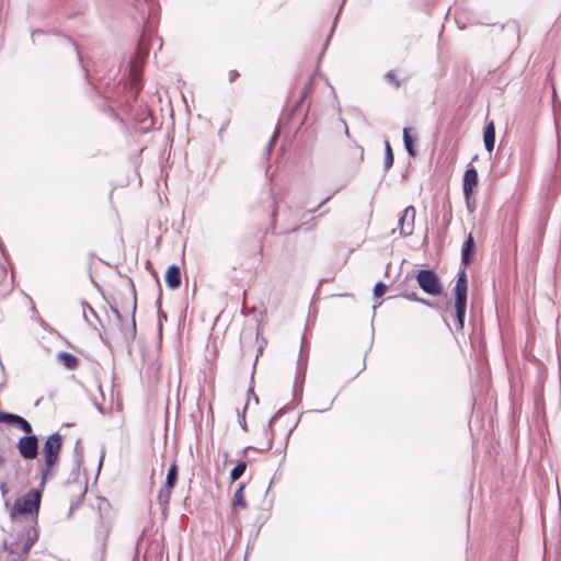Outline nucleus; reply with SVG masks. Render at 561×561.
<instances>
[{"label": "nucleus", "instance_id": "f257e3e1", "mask_svg": "<svg viewBox=\"0 0 561 561\" xmlns=\"http://www.w3.org/2000/svg\"><path fill=\"white\" fill-rule=\"evenodd\" d=\"M41 497V490H31L25 496L15 500L14 505L10 511V518L13 524V533H24V530L26 531V526L31 523V520H34L32 526L33 528H36Z\"/></svg>", "mask_w": 561, "mask_h": 561}, {"label": "nucleus", "instance_id": "f03ea898", "mask_svg": "<svg viewBox=\"0 0 561 561\" xmlns=\"http://www.w3.org/2000/svg\"><path fill=\"white\" fill-rule=\"evenodd\" d=\"M34 520L26 526V531L14 533L15 537L11 541H4L0 550V561H25L31 548L38 539L36 528H33Z\"/></svg>", "mask_w": 561, "mask_h": 561}, {"label": "nucleus", "instance_id": "7ed1b4c3", "mask_svg": "<svg viewBox=\"0 0 561 561\" xmlns=\"http://www.w3.org/2000/svg\"><path fill=\"white\" fill-rule=\"evenodd\" d=\"M62 438L59 433L49 435L44 444V467L42 468V483L44 484L51 468L56 463L61 448Z\"/></svg>", "mask_w": 561, "mask_h": 561}, {"label": "nucleus", "instance_id": "20e7f679", "mask_svg": "<svg viewBox=\"0 0 561 561\" xmlns=\"http://www.w3.org/2000/svg\"><path fill=\"white\" fill-rule=\"evenodd\" d=\"M455 309H456V322L458 329H462L465 324V317L467 310V291H468V282L467 274L465 270H461L455 288Z\"/></svg>", "mask_w": 561, "mask_h": 561}, {"label": "nucleus", "instance_id": "39448f33", "mask_svg": "<svg viewBox=\"0 0 561 561\" xmlns=\"http://www.w3.org/2000/svg\"><path fill=\"white\" fill-rule=\"evenodd\" d=\"M416 279L424 293L432 296L442 294V284L434 271L421 270L417 272Z\"/></svg>", "mask_w": 561, "mask_h": 561}, {"label": "nucleus", "instance_id": "423d86ee", "mask_svg": "<svg viewBox=\"0 0 561 561\" xmlns=\"http://www.w3.org/2000/svg\"><path fill=\"white\" fill-rule=\"evenodd\" d=\"M19 454L23 459L32 460L38 455V438L36 435H25L16 443Z\"/></svg>", "mask_w": 561, "mask_h": 561}, {"label": "nucleus", "instance_id": "0eeeda50", "mask_svg": "<svg viewBox=\"0 0 561 561\" xmlns=\"http://www.w3.org/2000/svg\"><path fill=\"white\" fill-rule=\"evenodd\" d=\"M414 219H415V208L413 206L405 207L398 219V228H399L400 236L409 237L413 233Z\"/></svg>", "mask_w": 561, "mask_h": 561}, {"label": "nucleus", "instance_id": "6e6552de", "mask_svg": "<svg viewBox=\"0 0 561 561\" xmlns=\"http://www.w3.org/2000/svg\"><path fill=\"white\" fill-rule=\"evenodd\" d=\"M0 422L16 426L20 430H22L26 435H33L31 424L24 417L18 414L0 411Z\"/></svg>", "mask_w": 561, "mask_h": 561}, {"label": "nucleus", "instance_id": "1a4fd4ad", "mask_svg": "<svg viewBox=\"0 0 561 561\" xmlns=\"http://www.w3.org/2000/svg\"><path fill=\"white\" fill-rule=\"evenodd\" d=\"M307 369V354H305V343L301 342L300 354L297 360V370H296V379H295V391H297L298 387H301L305 374Z\"/></svg>", "mask_w": 561, "mask_h": 561}, {"label": "nucleus", "instance_id": "9d476101", "mask_svg": "<svg viewBox=\"0 0 561 561\" xmlns=\"http://www.w3.org/2000/svg\"><path fill=\"white\" fill-rule=\"evenodd\" d=\"M478 183V172L473 167L466 170L462 182V190L465 198L469 199V195L473 194V187Z\"/></svg>", "mask_w": 561, "mask_h": 561}, {"label": "nucleus", "instance_id": "9b49d317", "mask_svg": "<svg viewBox=\"0 0 561 561\" xmlns=\"http://www.w3.org/2000/svg\"><path fill=\"white\" fill-rule=\"evenodd\" d=\"M165 283L169 288L176 289L181 285V271L180 267L175 264H172L168 267L165 274Z\"/></svg>", "mask_w": 561, "mask_h": 561}, {"label": "nucleus", "instance_id": "f8f14e48", "mask_svg": "<svg viewBox=\"0 0 561 561\" xmlns=\"http://www.w3.org/2000/svg\"><path fill=\"white\" fill-rule=\"evenodd\" d=\"M483 142L486 151L492 152L495 145V125L493 121L489 122L484 127Z\"/></svg>", "mask_w": 561, "mask_h": 561}, {"label": "nucleus", "instance_id": "ddd939ff", "mask_svg": "<svg viewBox=\"0 0 561 561\" xmlns=\"http://www.w3.org/2000/svg\"><path fill=\"white\" fill-rule=\"evenodd\" d=\"M136 306H137L136 290L134 288V285L131 284V324H130V329L124 333L126 341L133 340L136 335V322H135Z\"/></svg>", "mask_w": 561, "mask_h": 561}, {"label": "nucleus", "instance_id": "4468645a", "mask_svg": "<svg viewBox=\"0 0 561 561\" xmlns=\"http://www.w3.org/2000/svg\"><path fill=\"white\" fill-rule=\"evenodd\" d=\"M474 249V240L471 233L468 234L466 241L463 242L461 249V262L463 265H467L471 261V255Z\"/></svg>", "mask_w": 561, "mask_h": 561}, {"label": "nucleus", "instance_id": "2eb2a0df", "mask_svg": "<svg viewBox=\"0 0 561 561\" xmlns=\"http://www.w3.org/2000/svg\"><path fill=\"white\" fill-rule=\"evenodd\" d=\"M57 356L62 365L68 369H76L79 364V359L70 353L60 352Z\"/></svg>", "mask_w": 561, "mask_h": 561}, {"label": "nucleus", "instance_id": "dca6fc26", "mask_svg": "<svg viewBox=\"0 0 561 561\" xmlns=\"http://www.w3.org/2000/svg\"><path fill=\"white\" fill-rule=\"evenodd\" d=\"M410 130L411 129L407 127L403 129L404 148L410 157H415L417 153L416 149L414 148L415 140L411 137Z\"/></svg>", "mask_w": 561, "mask_h": 561}, {"label": "nucleus", "instance_id": "f3484780", "mask_svg": "<svg viewBox=\"0 0 561 561\" xmlns=\"http://www.w3.org/2000/svg\"><path fill=\"white\" fill-rule=\"evenodd\" d=\"M142 20H147L150 15L147 0H129Z\"/></svg>", "mask_w": 561, "mask_h": 561}, {"label": "nucleus", "instance_id": "a211bd4d", "mask_svg": "<svg viewBox=\"0 0 561 561\" xmlns=\"http://www.w3.org/2000/svg\"><path fill=\"white\" fill-rule=\"evenodd\" d=\"M244 488H245L244 483H240L238 485L237 490L234 491L233 499H232L233 506H240L241 508H245L248 506V504L244 500V494H243Z\"/></svg>", "mask_w": 561, "mask_h": 561}, {"label": "nucleus", "instance_id": "6ab92c4d", "mask_svg": "<svg viewBox=\"0 0 561 561\" xmlns=\"http://www.w3.org/2000/svg\"><path fill=\"white\" fill-rule=\"evenodd\" d=\"M247 469V462L243 460H240L230 471V479L231 482H236L239 480L245 472Z\"/></svg>", "mask_w": 561, "mask_h": 561}, {"label": "nucleus", "instance_id": "aec40b11", "mask_svg": "<svg viewBox=\"0 0 561 561\" xmlns=\"http://www.w3.org/2000/svg\"><path fill=\"white\" fill-rule=\"evenodd\" d=\"M178 478V466L172 463L168 470L164 485L168 488H174Z\"/></svg>", "mask_w": 561, "mask_h": 561}, {"label": "nucleus", "instance_id": "412c9836", "mask_svg": "<svg viewBox=\"0 0 561 561\" xmlns=\"http://www.w3.org/2000/svg\"><path fill=\"white\" fill-rule=\"evenodd\" d=\"M393 152L391 149V146L388 141L385 144V162L383 168L386 171H388L393 165Z\"/></svg>", "mask_w": 561, "mask_h": 561}, {"label": "nucleus", "instance_id": "4be33fe9", "mask_svg": "<svg viewBox=\"0 0 561 561\" xmlns=\"http://www.w3.org/2000/svg\"><path fill=\"white\" fill-rule=\"evenodd\" d=\"M171 490L172 488H168V486H163L159 494H158V500L159 502L164 506L167 507L169 502H170V499H171Z\"/></svg>", "mask_w": 561, "mask_h": 561}, {"label": "nucleus", "instance_id": "5701e85b", "mask_svg": "<svg viewBox=\"0 0 561 561\" xmlns=\"http://www.w3.org/2000/svg\"><path fill=\"white\" fill-rule=\"evenodd\" d=\"M81 305H82L83 318L87 322L90 323V318H89L88 313H90L93 318H98L96 312L87 301H82Z\"/></svg>", "mask_w": 561, "mask_h": 561}, {"label": "nucleus", "instance_id": "b1692460", "mask_svg": "<svg viewBox=\"0 0 561 561\" xmlns=\"http://www.w3.org/2000/svg\"><path fill=\"white\" fill-rule=\"evenodd\" d=\"M387 286L382 282H378L374 286V296L379 298L386 293Z\"/></svg>", "mask_w": 561, "mask_h": 561}, {"label": "nucleus", "instance_id": "393cba45", "mask_svg": "<svg viewBox=\"0 0 561 561\" xmlns=\"http://www.w3.org/2000/svg\"><path fill=\"white\" fill-rule=\"evenodd\" d=\"M385 77L396 88H399L401 85V82L398 80L397 75L394 73V71H388Z\"/></svg>", "mask_w": 561, "mask_h": 561}, {"label": "nucleus", "instance_id": "a878e982", "mask_svg": "<svg viewBox=\"0 0 561 561\" xmlns=\"http://www.w3.org/2000/svg\"><path fill=\"white\" fill-rule=\"evenodd\" d=\"M312 88H313V79L310 78L308 80V82L306 83V85L304 87V90L301 92V98H300V101H302L304 98H306L307 94H309L311 91H312Z\"/></svg>", "mask_w": 561, "mask_h": 561}, {"label": "nucleus", "instance_id": "bb28decb", "mask_svg": "<svg viewBox=\"0 0 561 561\" xmlns=\"http://www.w3.org/2000/svg\"><path fill=\"white\" fill-rule=\"evenodd\" d=\"M278 134H279V131H278V129L276 128V129H275V131H274V134H273V136H272V138H271V140H270V142H268V145H267V147H266V151H267V153H270V152H271V150H272V148L274 147V145H275V142H276V140H277V138H278Z\"/></svg>", "mask_w": 561, "mask_h": 561}, {"label": "nucleus", "instance_id": "cd10ccee", "mask_svg": "<svg viewBox=\"0 0 561 561\" xmlns=\"http://www.w3.org/2000/svg\"><path fill=\"white\" fill-rule=\"evenodd\" d=\"M466 199V204H467V208L470 213H472L474 210V199H472V195H469V199L468 198H465Z\"/></svg>", "mask_w": 561, "mask_h": 561}, {"label": "nucleus", "instance_id": "c85d7f7f", "mask_svg": "<svg viewBox=\"0 0 561 561\" xmlns=\"http://www.w3.org/2000/svg\"><path fill=\"white\" fill-rule=\"evenodd\" d=\"M274 420H275V416H273V417L270 420V422L266 424V426H265V428H264V431H265V433H266V434H272V423H273V421H274Z\"/></svg>", "mask_w": 561, "mask_h": 561}, {"label": "nucleus", "instance_id": "c756f323", "mask_svg": "<svg viewBox=\"0 0 561 561\" xmlns=\"http://www.w3.org/2000/svg\"><path fill=\"white\" fill-rule=\"evenodd\" d=\"M239 76L237 70H231L229 72V80L232 82Z\"/></svg>", "mask_w": 561, "mask_h": 561}, {"label": "nucleus", "instance_id": "7c9ffc66", "mask_svg": "<svg viewBox=\"0 0 561 561\" xmlns=\"http://www.w3.org/2000/svg\"><path fill=\"white\" fill-rule=\"evenodd\" d=\"M0 491H1L3 496L8 493V488H7V484L4 482L0 483Z\"/></svg>", "mask_w": 561, "mask_h": 561}, {"label": "nucleus", "instance_id": "2f4dec72", "mask_svg": "<svg viewBox=\"0 0 561 561\" xmlns=\"http://www.w3.org/2000/svg\"><path fill=\"white\" fill-rule=\"evenodd\" d=\"M405 297H407L408 299H410V300L417 301V302H419V300H420V298L416 296V294H415V293H412V294H410V295H407Z\"/></svg>", "mask_w": 561, "mask_h": 561}, {"label": "nucleus", "instance_id": "473e14b6", "mask_svg": "<svg viewBox=\"0 0 561 561\" xmlns=\"http://www.w3.org/2000/svg\"><path fill=\"white\" fill-rule=\"evenodd\" d=\"M112 311L116 316L117 320L122 321V314H121L119 310L117 308H112Z\"/></svg>", "mask_w": 561, "mask_h": 561}, {"label": "nucleus", "instance_id": "72a5a7b5", "mask_svg": "<svg viewBox=\"0 0 561 561\" xmlns=\"http://www.w3.org/2000/svg\"><path fill=\"white\" fill-rule=\"evenodd\" d=\"M419 302L427 306V307H433V304L426 299H423V298H420Z\"/></svg>", "mask_w": 561, "mask_h": 561}, {"label": "nucleus", "instance_id": "f704fd0d", "mask_svg": "<svg viewBox=\"0 0 561 561\" xmlns=\"http://www.w3.org/2000/svg\"><path fill=\"white\" fill-rule=\"evenodd\" d=\"M330 198H331V196L325 197V199L322 203H320L317 208H313L310 211L311 213L316 211L319 207H321L323 204H325Z\"/></svg>", "mask_w": 561, "mask_h": 561}, {"label": "nucleus", "instance_id": "c9c22d12", "mask_svg": "<svg viewBox=\"0 0 561 561\" xmlns=\"http://www.w3.org/2000/svg\"><path fill=\"white\" fill-rule=\"evenodd\" d=\"M335 20H337V16L335 18ZM335 25H336V21H334V23H333V25H332V28H331L330 34H332V33H333V31H334V28H335ZM330 37H331V35H329V37H328V39H327V43H325V46L328 45V43H329V41H330Z\"/></svg>", "mask_w": 561, "mask_h": 561}, {"label": "nucleus", "instance_id": "e433bc0d", "mask_svg": "<svg viewBox=\"0 0 561 561\" xmlns=\"http://www.w3.org/2000/svg\"><path fill=\"white\" fill-rule=\"evenodd\" d=\"M456 23L458 24L459 28H463L466 26L465 24H460V16L459 15H456Z\"/></svg>", "mask_w": 561, "mask_h": 561}, {"label": "nucleus", "instance_id": "4c0bfd02", "mask_svg": "<svg viewBox=\"0 0 561 561\" xmlns=\"http://www.w3.org/2000/svg\"><path fill=\"white\" fill-rule=\"evenodd\" d=\"M271 447H272V438H270V439H268V442H267V446H266V448H265V449H270Z\"/></svg>", "mask_w": 561, "mask_h": 561}, {"label": "nucleus", "instance_id": "58836bf2", "mask_svg": "<svg viewBox=\"0 0 561 561\" xmlns=\"http://www.w3.org/2000/svg\"><path fill=\"white\" fill-rule=\"evenodd\" d=\"M240 425L245 428V421H244V417H242V421H240Z\"/></svg>", "mask_w": 561, "mask_h": 561}, {"label": "nucleus", "instance_id": "ea45409f", "mask_svg": "<svg viewBox=\"0 0 561 561\" xmlns=\"http://www.w3.org/2000/svg\"><path fill=\"white\" fill-rule=\"evenodd\" d=\"M103 458H104V456L102 455V456H101V458H100V461H99V469H100V468H101V466H102Z\"/></svg>", "mask_w": 561, "mask_h": 561}, {"label": "nucleus", "instance_id": "a19ab883", "mask_svg": "<svg viewBox=\"0 0 561 561\" xmlns=\"http://www.w3.org/2000/svg\"><path fill=\"white\" fill-rule=\"evenodd\" d=\"M3 461V458L0 456V463Z\"/></svg>", "mask_w": 561, "mask_h": 561}]
</instances>
